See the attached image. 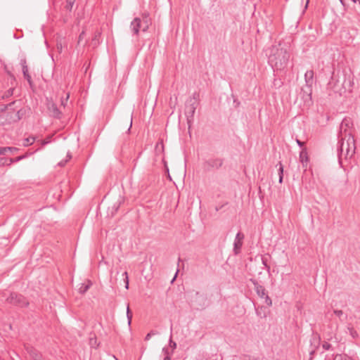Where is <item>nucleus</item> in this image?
<instances>
[{
    "mask_svg": "<svg viewBox=\"0 0 360 360\" xmlns=\"http://www.w3.org/2000/svg\"><path fill=\"white\" fill-rule=\"evenodd\" d=\"M269 65L274 71H283L287 68L290 53L285 45L281 43L274 44L265 51Z\"/></svg>",
    "mask_w": 360,
    "mask_h": 360,
    "instance_id": "f257e3e1",
    "label": "nucleus"
},
{
    "mask_svg": "<svg viewBox=\"0 0 360 360\" xmlns=\"http://www.w3.org/2000/svg\"><path fill=\"white\" fill-rule=\"evenodd\" d=\"M340 146L338 148V155L340 163L343 158L347 159L352 158L355 153V143L354 137L349 134L348 138L341 136L339 142Z\"/></svg>",
    "mask_w": 360,
    "mask_h": 360,
    "instance_id": "f03ea898",
    "label": "nucleus"
},
{
    "mask_svg": "<svg viewBox=\"0 0 360 360\" xmlns=\"http://www.w3.org/2000/svg\"><path fill=\"white\" fill-rule=\"evenodd\" d=\"M148 14H144L143 20L139 18H135L130 24V30L134 35L138 36L140 30L143 32L148 31L149 28V22L148 20Z\"/></svg>",
    "mask_w": 360,
    "mask_h": 360,
    "instance_id": "7ed1b4c3",
    "label": "nucleus"
},
{
    "mask_svg": "<svg viewBox=\"0 0 360 360\" xmlns=\"http://www.w3.org/2000/svg\"><path fill=\"white\" fill-rule=\"evenodd\" d=\"M193 304L197 310H202L207 307L210 301L206 293L196 292L193 299Z\"/></svg>",
    "mask_w": 360,
    "mask_h": 360,
    "instance_id": "20e7f679",
    "label": "nucleus"
},
{
    "mask_svg": "<svg viewBox=\"0 0 360 360\" xmlns=\"http://www.w3.org/2000/svg\"><path fill=\"white\" fill-rule=\"evenodd\" d=\"M6 302L19 307H27L29 302L26 298L18 293L11 292L6 300Z\"/></svg>",
    "mask_w": 360,
    "mask_h": 360,
    "instance_id": "39448f33",
    "label": "nucleus"
},
{
    "mask_svg": "<svg viewBox=\"0 0 360 360\" xmlns=\"http://www.w3.org/2000/svg\"><path fill=\"white\" fill-rule=\"evenodd\" d=\"M250 282L254 285V289L257 293V295L261 297L264 298L265 300V303L268 306H271L272 302L271 298L269 297V295L266 293V290L264 286L260 285L256 280L251 278Z\"/></svg>",
    "mask_w": 360,
    "mask_h": 360,
    "instance_id": "423d86ee",
    "label": "nucleus"
},
{
    "mask_svg": "<svg viewBox=\"0 0 360 360\" xmlns=\"http://www.w3.org/2000/svg\"><path fill=\"white\" fill-rule=\"evenodd\" d=\"M312 86L304 85L301 89V97L305 105H310L312 103L311 98Z\"/></svg>",
    "mask_w": 360,
    "mask_h": 360,
    "instance_id": "0eeeda50",
    "label": "nucleus"
},
{
    "mask_svg": "<svg viewBox=\"0 0 360 360\" xmlns=\"http://www.w3.org/2000/svg\"><path fill=\"white\" fill-rule=\"evenodd\" d=\"M190 102L191 103L188 105H186L185 111V114L187 117V122L188 124H190L191 122H193V116L197 108V104L195 101H193V100L191 99Z\"/></svg>",
    "mask_w": 360,
    "mask_h": 360,
    "instance_id": "6e6552de",
    "label": "nucleus"
},
{
    "mask_svg": "<svg viewBox=\"0 0 360 360\" xmlns=\"http://www.w3.org/2000/svg\"><path fill=\"white\" fill-rule=\"evenodd\" d=\"M223 160L219 158L209 159L205 162L204 167L207 170L217 169L221 167Z\"/></svg>",
    "mask_w": 360,
    "mask_h": 360,
    "instance_id": "1a4fd4ad",
    "label": "nucleus"
},
{
    "mask_svg": "<svg viewBox=\"0 0 360 360\" xmlns=\"http://www.w3.org/2000/svg\"><path fill=\"white\" fill-rule=\"evenodd\" d=\"M244 234L241 232H238L235 238L233 243V252L235 255L239 254L240 249L243 245V240L244 239Z\"/></svg>",
    "mask_w": 360,
    "mask_h": 360,
    "instance_id": "9d476101",
    "label": "nucleus"
},
{
    "mask_svg": "<svg viewBox=\"0 0 360 360\" xmlns=\"http://www.w3.org/2000/svg\"><path fill=\"white\" fill-rule=\"evenodd\" d=\"M351 122L349 119H344L340 124V134L341 136L348 138L349 134L352 135L350 132L347 133V129L349 128Z\"/></svg>",
    "mask_w": 360,
    "mask_h": 360,
    "instance_id": "9b49d317",
    "label": "nucleus"
},
{
    "mask_svg": "<svg viewBox=\"0 0 360 360\" xmlns=\"http://www.w3.org/2000/svg\"><path fill=\"white\" fill-rule=\"evenodd\" d=\"M48 110L51 115V116L56 118H60L61 115V112L58 108L56 103L51 102L48 103Z\"/></svg>",
    "mask_w": 360,
    "mask_h": 360,
    "instance_id": "f8f14e48",
    "label": "nucleus"
},
{
    "mask_svg": "<svg viewBox=\"0 0 360 360\" xmlns=\"http://www.w3.org/2000/svg\"><path fill=\"white\" fill-rule=\"evenodd\" d=\"M314 72L312 70H307L304 74L305 85L313 86Z\"/></svg>",
    "mask_w": 360,
    "mask_h": 360,
    "instance_id": "ddd939ff",
    "label": "nucleus"
},
{
    "mask_svg": "<svg viewBox=\"0 0 360 360\" xmlns=\"http://www.w3.org/2000/svg\"><path fill=\"white\" fill-rule=\"evenodd\" d=\"M300 160L302 163L303 167H305V165H307L309 158L308 154L306 148H303L300 153Z\"/></svg>",
    "mask_w": 360,
    "mask_h": 360,
    "instance_id": "4468645a",
    "label": "nucleus"
},
{
    "mask_svg": "<svg viewBox=\"0 0 360 360\" xmlns=\"http://www.w3.org/2000/svg\"><path fill=\"white\" fill-rule=\"evenodd\" d=\"M22 72L24 78L27 81V82H28L29 85L30 86V87H32L33 86V82H32V77H31L30 75L29 74L28 67L27 68H23L22 69Z\"/></svg>",
    "mask_w": 360,
    "mask_h": 360,
    "instance_id": "2eb2a0df",
    "label": "nucleus"
},
{
    "mask_svg": "<svg viewBox=\"0 0 360 360\" xmlns=\"http://www.w3.org/2000/svg\"><path fill=\"white\" fill-rule=\"evenodd\" d=\"M91 283L88 281L87 283H81L80 287L79 288V292L81 294L85 293L91 287Z\"/></svg>",
    "mask_w": 360,
    "mask_h": 360,
    "instance_id": "dca6fc26",
    "label": "nucleus"
},
{
    "mask_svg": "<svg viewBox=\"0 0 360 360\" xmlns=\"http://www.w3.org/2000/svg\"><path fill=\"white\" fill-rule=\"evenodd\" d=\"M29 353L34 360H39L41 359V355L34 349H30Z\"/></svg>",
    "mask_w": 360,
    "mask_h": 360,
    "instance_id": "f3484780",
    "label": "nucleus"
},
{
    "mask_svg": "<svg viewBox=\"0 0 360 360\" xmlns=\"http://www.w3.org/2000/svg\"><path fill=\"white\" fill-rule=\"evenodd\" d=\"M7 74L8 75V82L10 83L11 86L15 87V82H16L15 76L10 71H7Z\"/></svg>",
    "mask_w": 360,
    "mask_h": 360,
    "instance_id": "a211bd4d",
    "label": "nucleus"
},
{
    "mask_svg": "<svg viewBox=\"0 0 360 360\" xmlns=\"http://www.w3.org/2000/svg\"><path fill=\"white\" fill-rule=\"evenodd\" d=\"M35 141V138L34 136H30L23 140L22 145L24 146H28L32 145Z\"/></svg>",
    "mask_w": 360,
    "mask_h": 360,
    "instance_id": "6ab92c4d",
    "label": "nucleus"
},
{
    "mask_svg": "<svg viewBox=\"0 0 360 360\" xmlns=\"http://www.w3.org/2000/svg\"><path fill=\"white\" fill-rule=\"evenodd\" d=\"M347 330L353 339H356L359 337L358 333L352 327L349 326Z\"/></svg>",
    "mask_w": 360,
    "mask_h": 360,
    "instance_id": "aec40b11",
    "label": "nucleus"
},
{
    "mask_svg": "<svg viewBox=\"0 0 360 360\" xmlns=\"http://www.w3.org/2000/svg\"><path fill=\"white\" fill-rule=\"evenodd\" d=\"M279 168H278V175H279V183L281 184L283 182V167L281 162L278 163Z\"/></svg>",
    "mask_w": 360,
    "mask_h": 360,
    "instance_id": "412c9836",
    "label": "nucleus"
},
{
    "mask_svg": "<svg viewBox=\"0 0 360 360\" xmlns=\"http://www.w3.org/2000/svg\"><path fill=\"white\" fill-rule=\"evenodd\" d=\"M25 158H26V155H20V156L16 157L15 158H10L9 160H8L9 161V162L8 163L7 162V165H10L13 162H17Z\"/></svg>",
    "mask_w": 360,
    "mask_h": 360,
    "instance_id": "4be33fe9",
    "label": "nucleus"
},
{
    "mask_svg": "<svg viewBox=\"0 0 360 360\" xmlns=\"http://www.w3.org/2000/svg\"><path fill=\"white\" fill-rule=\"evenodd\" d=\"M127 320H128V324H129V326H130V324L131 323V319H132V314L129 309V305L127 307Z\"/></svg>",
    "mask_w": 360,
    "mask_h": 360,
    "instance_id": "5701e85b",
    "label": "nucleus"
},
{
    "mask_svg": "<svg viewBox=\"0 0 360 360\" xmlns=\"http://www.w3.org/2000/svg\"><path fill=\"white\" fill-rule=\"evenodd\" d=\"M158 331H156V330H151L145 337V340L148 341V340H149L151 338L152 336L158 335Z\"/></svg>",
    "mask_w": 360,
    "mask_h": 360,
    "instance_id": "b1692460",
    "label": "nucleus"
},
{
    "mask_svg": "<svg viewBox=\"0 0 360 360\" xmlns=\"http://www.w3.org/2000/svg\"><path fill=\"white\" fill-rule=\"evenodd\" d=\"M20 65H21L22 69L23 68H27L28 67L27 65V60H26V58L25 56H22L20 58Z\"/></svg>",
    "mask_w": 360,
    "mask_h": 360,
    "instance_id": "393cba45",
    "label": "nucleus"
},
{
    "mask_svg": "<svg viewBox=\"0 0 360 360\" xmlns=\"http://www.w3.org/2000/svg\"><path fill=\"white\" fill-rule=\"evenodd\" d=\"M75 0H67L66 1V8L68 10H71L74 4H75Z\"/></svg>",
    "mask_w": 360,
    "mask_h": 360,
    "instance_id": "a878e982",
    "label": "nucleus"
},
{
    "mask_svg": "<svg viewBox=\"0 0 360 360\" xmlns=\"http://www.w3.org/2000/svg\"><path fill=\"white\" fill-rule=\"evenodd\" d=\"M162 353L164 354L165 356L167 355H168L169 356H171L173 354V352L172 351L169 352V348L165 347L162 348Z\"/></svg>",
    "mask_w": 360,
    "mask_h": 360,
    "instance_id": "bb28decb",
    "label": "nucleus"
},
{
    "mask_svg": "<svg viewBox=\"0 0 360 360\" xmlns=\"http://www.w3.org/2000/svg\"><path fill=\"white\" fill-rule=\"evenodd\" d=\"M333 313L340 318V319L341 321H342V317L344 316V313L342 310H338V309H335L333 311Z\"/></svg>",
    "mask_w": 360,
    "mask_h": 360,
    "instance_id": "cd10ccee",
    "label": "nucleus"
},
{
    "mask_svg": "<svg viewBox=\"0 0 360 360\" xmlns=\"http://www.w3.org/2000/svg\"><path fill=\"white\" fill-rule=\"evenodd\" d=\"M123 276H124V281L125 283V288H126V289H128L129 288V278H128L127 272H126V271L124 272Z\"/></svg>",
    "mask_w": 360,
    "mask_h": 360,
    "instance_id": "c85d7f7f",
    "label": "nucleus"
},
{
    "mask_svg": "<svg viewBox=\"0 0 360 360\" xmlns=\"http://www.w3.org/2000/svg\"><path fill=\"white\" fill-rule=\"evenodd\" d=\"M14 91V86H11L5 94L6 97H9L13 95Z\"/></svg>",
    "mask_w": 360,
    "mask_h": 360,
    "instance_id": "c756f323",
    "label": "nucleus"
},
{
    "mask_svg": "<svg viewBox=\"0 0 360 360\" xmlns=\"http://www.w3.org/2000/svg\"><path fill=\"white\" fill-rule=\"evenodd\" d=\"M6 153L9 151L11 153H15L19 150L18 148L15 147H5Z\"/></svg>",
    "mask_w": 360,
    "mask_h": 360,
    "instance_id": "7c9ffc66",
    "label": "nucleus"
},
{
    "mask_svg": "<svg viewBox=\"0 0 360 360\" xmlns=\"http://www.w3.org/2000/svg\"><path fill=\"white\" fill-rule=\"evenodd\" d=\"M322 347L323 349L325 350H329V349H332V346L330 344H329L328 342H324L322 345Z\"/></svg>",
    "mask_w": 360,
    "mask_h": 360,
    "instance_id": "2f4dec72",
    "label": "nucleus"
},
{
    "mask_svg": "<svg viewBox=\"0 0 360 360\" xmlns=\"http://www.w3.org/2000/svg\"><path fill=\"white\" fill-rule=\"evenodd\" d=\"M69 97H70L69 94H67L65 98H63L61 99V105H63L64 107L67 105L68 100Z\"/></svg>",
    "mask_w": 360,
    "mask_h": 360,
    "instance_id": "473e14b6",
    "label": "nucleus"
},
{
    "mask_svg": "<svg viewBox=\"0 0 360 360\" xmlns=\"http://www.w3.org/2000/svg\"><path fill=\"white\" fill-rule=\"evenodd\" d=\"M169 346L172 347V351L173 352L176 347V343L174 341H172V336L170 337V339H169Z\"/></svg>",
    "mask_w": 360,
    "mask_h": 360,
    "instance_id": "72a5a7b5",
    "label": "nucleus"
},
{
    "mask_svg": "<svg viewBox=\"0 0 360 360\" xmlns=\"http://www.w3.org/2000/svg\"><path fill=\"white\" fill-rule=\"evenodd\" d=\"M262 264L265 266V267L266 268L267 271H269V269H270V266L267 264V260L266 258H264L262 257Z\"/></svg>",
    "mask_w": 360,
    "mask_h": 360,
    "instance_id": "f704fd0d",
    "label": "nucleus"
},
{
    "mask_svg": "<svg viewBox=\"0 0 360 360\" xmlns=\"http://www.w3.org/2000/svg\"><path fill=\"white\" fill-rule=\"evenodd\" d=\"M85 36V32L83 30L79 35V38H78V44H79L84 39Z\"/></svg>",
    "mask_w": 360,
    "mask_h": 360,
    "instance_id": "c9c22d12",
    "label": "nucleus"
},
{
    "mask_svg": "<svg viewBox=\"0 0 360 360\" xmlns=\"http://www.w3.org/2000/svg\"><path fill=\"white\" fill-rule=\"evenodd\" d=\"M8 159L6 158H0V167H3L7 165Z\"/></svg>",
    "mask_w": 360,
    "mask_h": 360,
    "instance_id": "e433bc0d",
    "label": "nucleus"
},
{
    "mask_svg": "<svg viewBox=\"0 0 360 360\" xmlns=\"http://www.w3.org/2000/svg\"><path fill=\"white\" fill-rule=\"evenodd\" d=\"M296 142L297 143V145L300 146V147H303L304 146V142L300 141L299 139H296Z\"/></svg>",
    "mask_w": 360,
    "mask_h": 360,
    "instance_id": "4c0bfd02",
    "label": "nucleus"
},
{
    "mask_svg": "<svg viewBox=\"0 0 360 360\" xmlns=\"http://www.w3.org/2000/svg\"><path fill=\"white\" fill-rule=\"evenodd\" d=\"M6 153L5 147H0V155H4Z\"/></svg>",
    "mask_w": 360,
    "mask_h": 360,
    "instance_id": "58836bf2",
    "label": "nucleus"
},
{
    "mask_svg": "<svg viewBox=\"0 0 360 360\" xmlns=\"http://www.w3.org/2000/svg\"><path fill=\"white\" fill-rule=\"evenodd\" d=\"M101 35V32H97L95 33V35L93 38V40H96L97 39V38Z\"/></svg>",
    "mask_w": 360,
    "mask_h": 360,
    "instance_id": "ea45409f",
    "label": "nucleus"
},
{
    "mask_svg": "<svg viewBox=\"0 0 360 360\" xmlns=\"http://www.w3.org/2000/svg\"><path fill=\"white\" fill-rule=\"evenodd\" d=\"M66 162H67V160H66V161H65V162L61 161V162H60L58 163V165H59L60 166L63 167V166H64V165H65Z\"/></svg>",
    "mask_w": 360,
    "mask_h": 360,
    "instance_id": "a19ab883",
    "label": "nucleus"
},
{
    "mask_svg": "<svg viewBox=\"0 0 360 360\" xmlns=\"http://www.w3.org/2000/svg\"><path fill=\"white\" fill-rule=\"evenodd\" d=\"M163 360H171V356L167 355L164 357Z\"/></svg>",
    "mask_w": 360,
    "mask_h": 360,
    "instance_id": "79ce46f5",
    "label": "nucleus"
},
{
    "mask_svg": "<svg viewBox=\"0 0 360 360\" xmlns=\"http://www.w3.org/2000/svg\"><path fill=\"white\" fill-rule=\"evenodd\" d=\"M351 1H353L354 3L359 2V4L360 6V0H351Z\"/></svg>",
    "mask_w": 360,
    "mask_h": 360,
    "instance_id": "37998d69",
    "label": "nucleus"
},
{
    "mask_svg": "<svg viewBox=\"0 0 360 360\" xmlns=\"http://www.w3.org/2000/svg\"><path fill=\"white\" fill-rule=\"evenodd\" d=\"M48 143H49V141H43V142H42V145H46V144H47Z\"/></svg>",
    "mask_w": 360,
    "mask_h": 360,
    "instance_id": "c03bdc74",
    "label": "nucleus"
},
{
    "mask_svg": "<svg viewBox=\"0 0 360 360\" xmlns=\"http://www.w3.org/2000/svg\"><path fill=\"white\" fill-rule=\"evenodd\" d=\"M178 271H179V270H177V271H176V272L175 273V276H174V277L173 278L172 281L176 278V275H177V274H178Z\"/></svg>",
    "mask_w": 360,
    "mask_h": 360,
    "instance_id": "a18cd8bd",
    "label": "nucleus"
},
{
    "mask_svg": "<svg viewBox=\"0 0 360 360\" xmlns=\"http://www.w3.org/2000/svg\"><path fill=\"white\" fill-rule=\"evenodd\" d=\"M130 127H131V124H132V117H131V121H130Z\"/></svg>",
    "mask_w": 360,
    "mask_h": 360,
    "instance_id": "49530a36",
    "label": "nucleus"
},
{
    "mask_svg": "<svg viewBox=\"0 0 360 360\" xmlns=\"http://www.w3.org/2000/svg\"><path fill=\"white\" fill-rule=\"evenodd\" d=\"M340 1L341 2V4H342V5H344V3H343V1H342V0H340Z\"/></svg>",
    "mask_w": 360,
    "mask_h": 360,
    "instance_id": "de8ad7c7",
    "label": "nucleus"
},
{
    "mask_svg": "<svg viewBox=\"0 0 360 360\" xmlns=\"http://www.w3.org/2000/svg\"><path fill=\"white\" fill-rule=\"evenodd\" d=\"M308 2H309V0H307V4H306V6H307Z\"/></svg>",
    "mask_w": 360,
    "mask_h": 360,
    "instance_id": "09e8293b",
    "label": "nucleus"
},
{
    "mask_svg": "<svg viewBox=\"0 0 360 360\" xmlns=\"http://www.w3.org/2000/svg\"><path fill=\"white\" fill-rule=\"evenodd\" d=\"M39 360H42V359H39Z\"/></svg>",
    "mask_w": 360,
    "mask_h": 360,
    "instance_id": "8fccbe9b",
    "label": "nucleus"
}]
</instances>
